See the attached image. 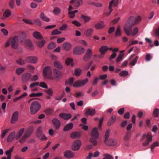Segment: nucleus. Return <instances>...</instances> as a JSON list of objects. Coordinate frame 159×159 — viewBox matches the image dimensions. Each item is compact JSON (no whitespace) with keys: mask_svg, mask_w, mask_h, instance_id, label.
Returning a JSON list of instances; mask_svg holds the SVG:
<instances>
[{"mask_svg":"<svg viewBox=\"0 0 159 159\" xmlns=\"http://www.w3.org/2000/svg\"><path fill=\"white\" fill-rule=\"evenodd\" d=\"M61 12L60 9L58 7H55L53 11V12L54 14L56 15L59 14Z\"/></svg>","mask_w":159,"mask_h":159,"instance_id":"nucleus-50","label":"nucleus"},{"mask_svg":"<svg viewBox=\"0 0 159 159\" xmlns=\"http://www.w3.org/2000/svg\"><path fill=\"white\" fill-rule=\"evenodd\" d=\"M40 103L37 101L33 102L31 104L30 107V113L34 115L41 108Z\"/></svg>","mask_w":159,"mask_h":159,"instance_id":"nucleus-2","label":"nucleus"},{"mask_svg":"<svg viewBox=\"0 0 159 159\" xmlns=\"http://www.w3.org/2000/svg\"><path fill=\"white\" fill-rule=\"evenodd\" d=\"M61 32L59 31L57 29H55L52 32V34L53 35H57L60 34Z\"/></svg>","mask_w":159,"mask_h":159,"instance_id":"nucleus-63","label":"nucleus"},{"mask_svg":"<svg viewBox=\"0 0 159 159\" xmlns=\"http://www.w3.org/2000/svg\"><path fill=\"white\" fill-rule=\"evenodd\" d=\"M40 87L44 89H47L48 88V85L44 82H42L39 83V85Z\"/></svg>","mask_w":159,"mask_h":159,"instance_id":"nucleus-57","label":"nucleus"},{"mask_svg":"<svg viewBox=\"0 0 159 159\" xmlns=\"http://www.w3.org/2000/svg\"><path fill=\"white\" fill-rule=\"evenodd\" d=\"M63 155L65 157L68 159L73 158L74 157V153L70 150L65 151L63 152Z\"/></svg>","mask_w":159,"mask_h":159,"instance_id":"nucleus-13","label":"nucleus"},{"mask_svg":"<svg viewBox=\"0 0 159 159\" xmlns=\"http://www.w3.org/2000/svg\"><path fill=\"white\" fill-rule=\"evenodd\" d=\"M53 75L54 76L53 79L56 80H58L60 79L62 76V73L61 71L56 69H53Z\"/></svg>","mask_w":159,"mask_h":159,"instance_id":"nucleus-11","label":"nucleus"},{"mask_svg":"<svg viewBox=\"0 0 159 159\" xmlns=\"http://www.w3.org/2000/svg\"><path fill=\"white\" fill-rule=\"evenodd\" d=\"M53 65L55 67L59 69H61L63 67L61 63L57 61H55L53 63Z\"/></svg>","mask_w":159,"mask_h":159,"instance_id":"nucleus-35","label":"nucleus"},{"mask_svg":"<svg viewBox=\"0 0 159 159\" xmlns=\"http://www.w3.org/2000/svg\"><path fill=\"white\" fill-rule=\"evenodd\" d=\"M85 51V48L81 46L75 47L73 50V54L75 55H80L84 53Z\"/></svg>","mask_w":159,"mask_h":159,"instance_id":"nucleus-9","label":"nucleus"},{"mask_svg":"<svg viewBox=\"0 0 159 159\" xmlns=\"http://www.w3.org/2000/svg\"><path fill=\"white\" fill-rule=\"evenodd\" d=\"M40 139L42 140H46L47 138L45 136L44 134H42L37 136Z\"/></svg>","mask_w":159,"mask_h":159,"instance_id":"nucleus-56","label":"nucleus"},{"mask_svg":"<svg viewBox=\"0 0 159 159\" xmlns=\"http://www.w3.org/2000/svg\"><path fill=\"white\" fill-rule=\"evenodd\" d=\"M93 29L89 28L86 29L84 32V36L89 37L91 36L93 33Z\"/></svg>","mask_w":159,"mask_h":159,"instance_id":"nucleus-16","label":"nucleus"},{"mask_svg":"<svg viewBox=\"0 0 159 159\" xmlns=\"http://www.w3.org/2000/svg\"><path fill=\"white\" fill-rule=\"evenodd\" d=\"M159 146V143L158 142H156L154 143L152 145L151 147V151L153 152L154 151V149L155 147Z\"/></svg>","mask_w":159,"mask_h":159,"instance_id":"nucleus-53","label":"nucleus"},{"mask_svg":"<svg viewBox=\"0 0 159 159\" xmlns=\"http://www.w3.org/2000/svg\"><path fill=\"white\" fill-rule=\"evenodd\" d=\"M31 75L30 73H26L23 74L22 79L24 82L27 81H31Z\"/></svg>","mask_w":159,"mask_h":159,"instance_id":"nucleus-19","label":"nucleus"},{"mask_svg":"<svg viewBox=\"0 0 159 159\" xmlns=\"http://www.w3.org/2000/svg\"><path fill=\"white\" fill-rule=\"evenodd\" d=\"M103 158L102 159H112V156L109 154H104L103 155Z\"/></svg>","mask_w":159,"mask_h":159,"instance_id":"nucleus-59","label":"nucleus"},{"mask_svg":"<svg viewBox=\"0 0 159 159\" xmlns=\"http://www.w3.org/2000/svg\"><path fill=\"white\" fill-rule=\"evenodd\" d=\"M20 42L22 45L25 46L28 49H33L34 48V46L31 41L29 39H23Z\"/></svg>","mask_w":159,"mask_h":159,"instance_id":"nucleus-8","label":"nucleus"},{"mask_svg":"<svg viewBox=\"0 0 159 159\" xmlns=\"http://www.w3.org/2000/svg\"><path fill=\"white\" fill-rule=\"evenodd\" d=\"M74 81V79L73 78H70L67 82V83L70 85H73Z\"/></svg>","mask_w":159,"mask_h":159,"instance_id":"nucleus-61","label":"nucleus"},{"mask_svg":"<svg viewBox=\"0 0 159 159\" xmlns=\"http://www.w3.org/2000/svg\"><path fill=\"white\" fill-rule=\"evenodd\" d=\"M11 13L9 10H5L3 14V16L5 17H8L11 15Z\"/></svg>","mask_w":159,"mask_h":159,"instance_id":"nucleus-45","label":"nucleus"},{"mask_svg":"<svg viewBox=\"0 0 159 159\" xmlns=\"http://www.w3.org/2000/svg\"><path fill=\"white\" fill-rule=\"evenodd\" d=\"M33 127L30 126L26 130L23 135L19 140V142L23 143L25 142L26 139L29 138L33 132Z\"/></svg>","mask_w":159,"mask_h":159,"instance_id":"nucleus-3","label":"nucleus"},{"mask_svg":"<svg viewBox=\"0 0 159 159\" xmlns=\"http://www.w3.org/2000/svg\"><path fill=\"white\" fill-rule=\"evenodd\" d=\"M81 18L84 20L85 23H86L89 22L91 19L90 17L85 16H82L81 17Z\"/></svg>","mask_w":159,"mask_h":159,"instance_id":"nucleus-44","label":"nucleus"},{"mask_svg":"<svg viewBox=\"0 0 159 159\" xmlns=\"http://www.w3.org/2000/svg\"><path fill=\"white\" fill-rule=\"evenodd\" d=\"M59 116L65 120H68L71 117V115L70 114L61 113L60 114Z\"/></svg>","mask_w":159,"mask_h":159,"instance_id":"nucleus-26","label":"nucleus"},{"mask_svg":"<svg viewBox=\"0 0 159 159\" xmlns=\"http://www.w3.org/2000/svg\"><path fill=\"white\" fill-rule=\"evenodd\" d=\"M14 146H13L11 148H10L9 150L6 151L5 152L7 156V159H11V154L13 150Z\"/></svg>","mask_w":159,"mask_h":159,"instance_id":"nucleus-37","label":"nucleus"},{"mask_svg":"<svg viewBox=\"0 0 159 159\" xmlns=\"http://www.w3.org/2000/svg\"><path fill=\"white\" fill-rule=\"evenodd\" d=\"M52 122L55 128L58 129L61 125L60 121L57 119L54 118L52 120Z\"/></svg>","mask_w":159,"mask_h":159,"instance_id":"nucleus-21","label":"nucleus"},{"mask_svg":"<svg viewBox=\"0 0 159 159\" xmlns=\"http://www.w3.org/2000/svg\"><path fill=\"white\" fill-rule=\"evenodd\" d=\"M26 61L31 63H35L38 61V58L36 57H30L26 58Z\"/></svg>","mask_w":159,"mask_h":159,"instance_id":"nucleus-22","label":"nucleus"},{"mask_svg":"<svg viewBox=\"0 0 159 159\" xmlns=\"http://www.w3.org/2000/svg\"><path fill=\"white\" fill-rule=\"evenodd\" d=\"M17 63L20 65H22L25 64L24 61L21 59L19 58L16 61Z\"/></svg>","mask_w":159,"mask_h":159,"instance_id":"nucleus-62","label":"nucleus"},{"mask_svg":"<svg viewBox=\"0 0 159 159\" xmlns=\"http://www.w3.org/2000/svg\"><path fill=\"white\" fill-rule=\"evenodd\" d=\"M82 145L81 141L79 140L74 141L71 145V149L74 151L79 150Z\"/></svg>","mask_w":159,"mask_h":159,"instance_id":"nucleus-7","label":"nucleus"},{"mask_svg":"<svg viewBox=\"0 0 159 159\" xmlns=\"http://www.w3.org/2000/svg\"><path fill=\"white\" fill-rule=\"evenodd\" d=\"M45 92L49 95L52 96L53 94V91L51 88H49L48 90H46Z\"/></svg>","mask_w":159,"mask_h":159,"instance_id":"nucleus-55","label":"nucleus"},{"mask_svg":"<svg viewBox=\"0 0 159 159\" xmlns=\"http://www.w3.org/2000/svg\"><path fill=\"white\" fill-rule=\"evenodd\" d=\"M15 132H13L11 133L7 138V142H10L12 141L13 139L15 138Z\"/></svg>","mask_w":159,"mask_h":159,"instance_id":"nucleus-25","label":"nucleus"},{"mask_svg":"<svg viewBox=\"0 0 159 159\" xmlns=\"http://www.w3.org/2000/svg\"><path fill=\"white\" fill-rule=\"evenodd\" d=\"M105 26V25L103 22H101L97 23L95 25V28L98 29H101L103 28Z\"/></svg>","mask_w":159,"mask_h":159,"instance_id":"nucleus-36","label":"nucleus"},{"mask_svg":"<svg viewBox=\"0 0 159 159\" xmlns=\"http://www.w3.org/2000/svg\"><path fill=\"white\" fill-rule=\"evenodd\" d=\"M18 113L16 111L13 113L11 117V123L12 124L15 123L18 120Z\"/></svg>","mask_w":159,"mask_h":159,"instance_id":"nucleus-17","label":"nucleus"},{"mask_svg":"<svg viewBox=\"0 0 159 159\" xmlns=\"http://www.w3.org/2000/svg\"><path fill=\"white\" fill-rule=\"evenodd\" d=\"M18 37L15 36L11 39V46L14 48H16L18 47Z\"/></svg>","mask_w":159,"mask_h":159,"instance_id":"nucleus-12","label":"nucleus"},{"mask_svg":"<svg viewBox=\"0 0 159 159\" xmlns=\"http://www.w3.org/2000/svg\"><path fill=\"white\" fill-rule=\"evenodd\" d=\"M42 134H43L42 131V128L41 127L39 126L37 129L36 132V135L37 136Z\"/></svg>","mask_w":159,"mask_h":159,"instance_id":"nucleus-54","label":"nucleus"},{"mask_svg":"<svg viewBox=\"0 0 159 159\" xmlns=\"http://www.w3.org/2000/svg\"><path fill=\"white\" fill-rule=\"evenodd\" d=\"M81 135V134L80 132H75L71 133L70 134V137L72 139H75L80 138Z\"/></svg>","mask_w":159,"mask_h":159,"instance_id":"nucleus-23","label":"nucleus"},{"mask_svg":"<svg viewBox=\"0 0 159 159\" xmlns=\"http://www.w3.org/2000/svg\"><path fill=\"white\" fill-rule=\"evenodd\" d=\"M65 63L67 66L70 65L71 66H73L74 65L73 60L70 58H67L66 60Z\"/></svg>","mask_w":159,"mask_h":159,"instance_id":"nucleus-34","label":"nucleus"},{"mask_svg":"<svg viewBox=\"0 0 159 159\" xmlns=\"http://www.w3.org/2000/svg\"><path fill=\"white\" fill-rule=\"evenodd\" d=\"M108 50L107 47L105 46H102L99 49V51L101 53V54L99 55V57L102 58L104 57V55L106 52Z\"/></svg>","mask_w":159,"mask_h":159,"instance_id":"nucleus-14","label":"nucleus"},{"mask_svg":"<svg viewBox=\"0 0 159 159\" xmlns=\"http://www.w3.org/2000/svg\"><path fill=\"white\" fill-rule=\"evenodd\" d=\"M43 75L45 78H48L50 80L53 79V77L52 75V71L51 68L49 66L45 67L43 69Z\"/></svg>","mask_w":159,"mask_h":159,"instance_id":"nucleus-4","label":"nucleus"},{"mask_svg":"<svg viewBox=\"0 0 159 159\" xmlns=\"http://www.w3.org/2000/svg\"><path fill=\"white\" fill-rule=\"evenodd\" d=\"M159 112V109L157 108H155L153 111L154 116L156 117H157L158 115Z\"/></svg>","mask_w":159,"mask_h":159,"instance_id":"nucleus-64","label":"nucleus"},{"mask_svg":"<svg viewBox=\"0 0 159 159\" xmlns=\"http://www.w3.org/2000/svg\"><path fill=\"white\" fill-rule=\"evenodd\" d=\"M134 17V18L130 20L129 23L133 24L134 25L136 24H138L139 23L141 20V17L139 16H138L135 17L134 16H132Z\"/></svg>","mask_w":159,"mask_h":159,"instance_id":"nucleus-15","label":"nucleus"},{"mask_svg":"<svg viewBox=\"0 0 159 159\" xmlns=\"http://www.w3.org/2000/svg\"><path fill=\"white\" fill-rule=\"evenodd\" d=\"M133 18V16L130 17L124 27V31L126 34L128 36H134L138 32L139 29L137 27L134 28L132 31L131 30V27L134 24L130 23L129 22Z\"/></svg>","mask_w":159,"mask_h":159,"instance_id":"nucleus-1","label":"nucleus"},{"mask_svg":"<svg viewBox=\"0 0 159 159\" xmlns=\"http://www.w3.org/2000/svg\"><path fill=\"white\" fill-rule=\"evenodd\" d=\"M45 43V40L43 39L41 41H39L37 43V44L39 47V48H41L44 45Z\"/></svg>","mask_w":159,"mask_h":159,"instance_id":"nucleus-46","label":"nucleus"},{"mask_svg":"<svg viewBox=\"0 0 159 159\" xmlns=\"http://www.w3.org/2000/svg\"><path fill=\"white\" fill-rule=\"evenodd\" d=\"M76 2H78V3H75V7H78L80 5H82L83 3L82 0H72L70 2V4L72 5L73 4Z\"/></svg>","mask_w":159,"mask_h":159,"instance_id":"nucleus-27","label":"nucleus"},{"mask_svg":"<svg viewBox=\"0 0 159 159\" xmlns=\"http://www.w3.org/2000/svg\"><path fill=\"white\" fill-rule=\"evenodd\" d=\"M33 36L35 39H42L43 37L41 34L38 31L34 32L33 34Z\"/></svg>","mask_w":159,"mask_h":159,"instance_id":"nucleus-28","label":"nucleus"},{"mask_svg":"<svg viewBox=\"0 0 159 159\" xmlns=\"http://www.w3.org/2000/svg\"><path fill=\"white\" fill-rule=\"evenodd\" d=\"M138 58L139 57L138 56H136L133 60L130 63V64L132 66H134L136 63Z\"/></svg>","mask_w":159,"mask_h":159,"instance_id":"nucleus-58","label":"nucleus"},{"mask_svg":"<svg viewBox=\"0 0 159 159\" xmlns=\"http://www.w3.org/2000/svg\"><path fill=\"white\" fill-rule=\"evenodd\" d=\"M91 135L92 137H95L96 138H98L99 134L96 128H95L92 130L91 133Z\"/></svg>","mask_w":159,"mask_h":159,"instance_id":"nucleus-24","label":"nucleus"},{"mask_svg":"<svg viewBox=\"0 0 159 159\" xmlns=\"http://www.w3.org/2000/svg\"><path fill=\"white\" fill-rule=\"evenodd\" d=\"M110 132V130H107L105 133V141L106 140H107V139L109 138V134Z\"/></svg>","mask_w":159,"mask_h":159,"instance_id":"nucleus-60","label":"nucleus"},{"mask_svg":"<svg viewBox=\"0 0 159 159\" xmlns=\"http://www.w3.org/2000/svg\"><path fill=\"white\" fill-rule=\"evenodd\" d=\"M56 47L55 43L54 42H51L48 44V48L49 49H52Z\"/></svg>","mask_w":159,"mask_h":159,"instance_id":"nucleus-49","label":"nucleus"},{"mask_svg":"<svg viewBox=\"0 0 159 159\" xmlns=\"http://www.w3.org/2000/svg\"><path fill=\"white\" fill-rule=\"evenodd\" d=\"M62 48L64 50L68 51L71 49L72 45L71 43H65L63 44Z\"/></svg>","mask_w":159,"mask_h":159,"instance_id":"nucleus-18","label":"nucleus"},{"mask_svg":"<svg viewBox=\"0 0 159 159\" xmlns=\"http://www.w3.org/2000/svg\"><path fill=\"white\" fill-rule=\"evenodd\" d=\"M129 74L128 71L126 70H123L120 72L119 73V75L120 77H125Z\"/></svg>","mask_w":159,"mask_h":159,"instance_id":"nucleus-43","label":"nucleus"},{"mask_svg":"<svg viewBox=\"0 0 159 159\" xmlns=\"http://www.w3.org/2000/svg\"><path fill=\"white\" fill-rule=\"evenodd\" d=\"M147 142L143 143V145L147 146L148 145L149 143L151 141L152 139V136L150 134H148L146 136Z\"/></svg>","mask_w":159,"mask_h":159,"instance_id":"nucleus-31","label":"nucleus"},{"mask_svg":"<svg viewBox=\"0 0 159 159\" xmlns=\"http://www.w3.org/2000/svg\"><path fill=\"white\" fill-rule=\"evenodd\" d=\"M73 126V124L72 123H70L66 125L65 126L63 130L64 131H68L70 129H71Z\"/></svg>","mask_w":159,"mask_h":159,"instance_id":"nucleus-33","label":"nucleus"},{"mask_svg":"<svg viewBox=\"0 0 159 159\" xmlns=\"http://www.w3.org/2000/svg\"><path fill=\"white\" fill-rule=\"evenodd\" d=\"M25 70V69L23 68H17L16 70V73L17 75H20Z\"/></svg>","mask_w":159,"mask_h":159,"instance_id":"nucleus-52","label":"nucleus"},{"mask_svg":"<svg viewBox=\"0 0 159 159\" xmlns=\"http://www.w3.org/2000/svg\"><path fill=\"white\" fill-rule=\"evenodd\" d=\"M93 54V51L92 48H88L83 57V60L84 61H87L91 57Z\"/></svg>","mask_w":159,"mask_h":159,"instance_id":"nucleus-10","label":"nucleus"},{"mask_svg":"<svg viewBox=\"0 0 159 159\" xmlns=\"http://www.w3.org/2000/svg\"><path fill=\"white\" fill-rule=\"evenodd\" d=\"M43 93L41 92L37 93H32L30 94L29 96L30 97H39L43 95Z\"/></svg>","mask_w":159,"mask_h":159,"instance_id":"nucleus-39","label":"nucleus"},{"mask_svg":"<svg viewBox=\"0 0 159 159\" xmlns=\"http://www.w3.org/2000/svg\"><path fill=\"white\" fill-rule=\"evenodd\" d=\"M78 12V11L76 10H75L74 11H69L68 12V14L69 15V16L70 18H74L75 16V14L76 13H77Z\"/></svg>","mask_w":159,"mask_h":159,"instance_id":"nucleus-47","label":"nucleus"},{"mask_svg":"<svg viewBox=\"0 0 159 159\" xmlns=\"http://www.w3.org/2000/svg\"><path fill=\"white\" fill-rule=\"evenodd\" d=\"M89 80L86 78L84 80L75 81L73 84V86L75 87H79L84 86L88 81Z\"/></svg>","mask_w":159,"mask_h":159,"instance_id":"nucleus-5","label":"nucleus"},{"mask_svg":"<svg viewBox=\"0 0 159 159\" xmlns=\"http://www.w3.org/2000/svg\"><path fill=\"white\" fill-rule=\"evenodd\" d=\"M105 142L107 145L109 146H114L116 145L117 143L116 140L114 139H110L107 140H106Z\"/></svg>","mask_w":159,"mask_h":159,"instance_id":"nucleus-20","label":"nucleus"},{"mask_svg":"<svg viewBox=\"0 0 159 159\" xmlns=\"http://www.w3.org/2000/svg\"><path fill=\"white\" fill-rule=\"evenodd\" d=\"M130 137L131 134L129 132H127L124 135L123 139L125 141H128L130 140Z\"/></svg>","mask_w":159,"mask_h":159,"instance_id":"nucleus-40","label":"nucleus"},{"mask_svg":"<svg viewBox=\"0 0 159 159\" xmlns=\"http://www.w3.org/2000/svg\"><path fill=\"white\" fill-rule=\"evenodd\" d=\"M82 70L80 69H76L75 71L74 74L77 76H79L81 73Z\"/></svg>","mask_w":159,"mask_h":159,"instance_id":"nucleus-51","label":"nucleus"},{"mask_svg":"<svg viewBox=\"0 0 159 159\" xmlns=\"http://www.w3.org/2000/svg\"><path fill=\"white\" fill-rule=\"evenodd\" d=\"M121 35V30L120 26H118L117 29L115 33V36L116 37L120 36Z\"/></svg>","mask_w":159,"mask_h":159,"instance_id":"nucleus-41","label":"nucleus"},{"mask_svg":"<svg viewBox=\"0 0 159 159\" xmlns=\"http://www.w3.org/2000/svg\"><path fill=\"white\" fill-rule=\"evenodd\" d=\"M25 129L23 128H21L20 129L17 133L16 135V139L17 140L19 139L22 135Z\"/></svg>","mask_w":159,"mask_h":159,"instance_id":"nucleus-30","label":"nucleus"},{"mask_svg":"<svg viewBox=\"0 0 159 159\" xmlns=\"http://www.w3.org/2000/svg\"><path fill=\"white\" fill-rule=\"evenodd\" d=\"M116 118L115 116L111 117L108 121V125L110 126L111 125L116 121Z\"/></svg>","mask_w":159,"mask_h":159,"instance_id":"nucleus-48","label":"nucleus"},{"mask_svg":"<svg viewBox=\"0 0 159 159\" xmlns=\"http://www.w3.org/2000/svg\"><path fill=\"white\" fill-rule=\"evenodd\" d=\"M118 0H111L109 3L108 10L106 14L107 15H110L113 11V9L112 8V7H116L118 5Z\"/></svg>","mask_w":159,"mask_h":159,"instance_id":"nucleus-6","label":"nucleus"},{"mask_svg":"<svg viewBox=\"0 0 159 159\" xmlns=\"http://www.w3.org/2000/svg\"><path fill=\"white\" fill-rule=\"evenodd\" d=\"M40 17V19L44 21L48 22L50 21L49 18L47 17L43 13H41Z\"/></svg>","mask_w":159,"mask_h":159,"instance_id":"nucleus-32","label":"nucleus"},{"mask_svg":"<svg viewBox=\"0 0 159 159\" xmlns=\"http://www.w3.org/2000/svg\"><path fill=\"white\" fill-rule=\"evenodd\" d=\"M98 138H96L95 137H92L89 140V142L90 143H92L94 145H96L97 144L98 141L97 139Z\"/></svg>","mask_w":159,"mask_h":159,"instance_id":"nucleus-38","label":"nucleus"},{"mask_svg":"<svg viewBox=\"0 0 159 159\" xmlns=\"http://www.w3.org/2000/svg\"><path fill=\"white\" fill-rule=\"evenodd\" d=\"M95 109H88L85 112V114L88 116H93L95 114Z\"/></svg>","mask_w":159,"mask_h":159,"instance_id":"nucleus-29","label":"nucleus"},{"mask_svg":"<svg viewBox=\"0 0 159 159\" xmlns=\"http://www.w3.org/2000/svg\"><path fill=\"white\" fill-rule=\"evenodd\" d=\"M10 130V129H7L2 130L1 131V137L2 138H3L6 136V134Z\"/></svg>","mask_w":159,"mask_h":159,"instance_id":"nucleus-42","label":"nucleus"}]
</instances>
